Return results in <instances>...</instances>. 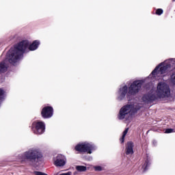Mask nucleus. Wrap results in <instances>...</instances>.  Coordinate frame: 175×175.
Returning a JSON list of instances; mask_svg holds the SVG:
<instances>
[{
	"label": "nucleus",
	"instance_id": "obj_9",
	"mask_svg": "<svg viewBox=\"0 0 175 175\" xmlns=\"http://www.w3.org/2000/svg\"><path fill=\"white\" fill-rule=\"evenodd\" d=\"M54 114V108L51 106H45L41 110V117L44 120L51 118Z\"/></svg>",
	"mask_w": 175,
	"mask_h": 175
},
{
	"label": "nucleus",
	"instance_id": "obj_12",
	"mask_svg": "<svg viewBox=\"0 0 175 175\" xmlns=\"http://www.w3.org/2000/svg\"><path fill=\"white\" fill-rule=\"evenodd\" d=\"M128 91L129 89L126 85H124L122 88L120 89V95L118 96L119 100H123V99H125V96H126Z\"/></svg>",
	"mask_w": 175,
	"mask_h": 175
},
{
	"label": "nucleus",
	"instance_id": "obj_16",
	"mask_svg": "<svg viewBox=\"0 0 175 175\" xmlns=\"http://www.w3.org/2000/svg\"><path fill=\"white\" fill-rule=\"evenodd\" d=\"M8 70V67L6 66V63L5 62H1L0 63V73H5Z\"/></svg>",
	"mask_w": 175,
	"mask_h": 175
},
{
	"label": "nucleus",
	"instance_id": "obj_15",
	"mask_svg": "<svg viewBox=\"0 0 175 175\" xmlns=\"http://www.w3.org/2000/svg\"><path fill=\"white\" fill-rule=\"evenodd\" d=\"M151 165V161L148 157L145 160V163L142 165V169L144 172H147L148 170V167H150Z\"/></svg>",
	"mask_w": 175,
	"mask_h": 175
},
{
	"label": "nucleus",
	"instance_id": "obj_17",
	"mask_svg": "<svg viewBox=\"0 0 175 175\" xmlns=\"http://www.w3.org/2000/svg\"><path fill=\"white\" fill-rule=\"evenodd\" d=\"M76 170L77 172H85V170H87V167L84 165H77Z\"/></svg>",
	"mask_w": 175,
	"mask_h": 175
},
{
	"label": "nucleus",
	"instance_id": "obj_1",
	"mask_svg": "<svg viewBox=\"0 0 175 175\" xmlns=\"http://www.w3.org/2000/svg\"><path fill=\"white\" fill-rule=\"evenodd\" d=\"M28 46H29V41L25 40L12 47L7 53V61L12 65H14L23 57L25 50L28 49Z\"/></svg>",
	"mask_w": 175,
	"mask_h": 175
},
{
	"label": "nucleus",
	"instance_id": "obj_10",
	"mask_svg": "<svg viewBox=\"0 0 175 175\" xmlns=\"http://www.w3.org/2000/svg\"><path fill=\"white\" fill-rule=\"evenodd\" d=\"M157 99L158 98L157 97V95L152 93H147L142 98V102H144V103H146L147 105L152 103V102L157 100Z\"/></svg>",
	"mask_w": 175,
	"mask_h": 175
},
{
	"label": "nucleus",
	"instance_id": "obj_25",
	"mask_svg": "<svg viewBox=\"0 0 175 175\" xmlns=\"http://www.w3.org/2000/svg\"><path fill=\"white\" fill-rule=\"evenodd\" d=\"M70 174H71L70 172H67V173L61 174L60 175H70Z\"/></svg>",
	"mask_w": 175,
	"mask_h": 175
},
{
	"label": "nucleus",
	"instance_id": "obj_11",
	"mask_svg": "<svg viewBox=\"0 0 175 175\" xmlns=\"http://www.w3.org/2000/svg\"><path fill=\"white\" fill-rule=\"evenodd\" d=\"M66 164V158L62 154H58L56 157V160L54 162V165L57 167H61L65 166Z\"/></svg>",
	"mask_w": 175,
	"mask_h": 175
},
{
	"label": "nucleus",
	"instance_id": "obj_22",
	"mask_svg": "<svg viewBox=\"0 0 175 175\" xmlns=\"http://www.w3.org/2000/svg\"><path fill=\"white\" fill-rule=\"evenodd\" d=\"M128 131H129V128L125 129V130L123 131L122 136L125 137L128 133Z\"/></svg>",
	"mask_w": 175,
	"mask_h": 175
},
{
	"label": "nucleus",
	"instance_id": "obj_6",
	"mask_svg": "<svg viewBox=\"0 0 175 175\" xmlns=\"http://www.w3.org/2000/svg\"><path fill=\"white\" fill-rule=\"evenodd\" d=\"M142 85H143L142 81H134L129 88L127 97L129 95L135 96V95L139 94V91L142 90Z\"/></svg>",
	"mask_w": 175,
	"mask_h": 175
},
{
	"label": "nucleus",
	"instance_id": "obj_23",
	"mask_svg": "<svg viewBox=\"0 0 175 175\" xmlns=\"http://www.w3.org/2000/svg\"><path fill=\"white\" fill-rule=\"evenodd\" d=\"M94 169L96 172H102V167L100 166H96Z\"/></svg>",
	"mask_w": 175,
	"mask_h": 175
},
{
	"label": "nucleus",
	"instance_id": "obj_21",
	"mask_svg": "<svg viewBox=\"0 0 175 175\" xmlns=\"http://www.w3.org/2000/svg\"><path fill=\"white\" fill-rule=\"evenodd\" d=\"M171 81L172 83H173L174 84H175V73H173L171 75Z\"/></svg>",
	"mask_w": 175,
	"mask_h": 175
},
{
	"label": "nucleus",
	"instance_id": "obj_3",
	"mask_svg": "<svg viewBox=\"0 0 175 175\" xmlns=\"http://www.w3.org/2000/svg\"><path fill=\"white\" fill-rule=\"evenodd\" d=\"M75 151L78 152H87V154H92V151L96 150V146L92 143H84V144H78L75 147Z\"/></svg>",
	"mask_w": 175,
	"mask_h": 175
},
{
	"label": "nucleus",
	"instance_id": "obj_2",
	"mask_svg": "<svg viewBox=\"0 0 175 175\" xmlns=\"http://www.w3.org/2000/svg\"><path fill=\"white\" fill-rule=\"evenodd\" d=\"M42 158H43V154L40 151L37 149H31L23 154V160L22 161H28L29 162L36 165V163H38L42 161Z\"/></svg>",
	"mask_w": 175,
	"mask_h": 175
},
{
	"label": "nucleus",
	"instance_id": "obj_7",
	"mask_svg": "<svg viewBox=\"0 0 175 175\" xmlns=\"http://www.w3.org/2000/svg\"><path fill=\"white\" fill-rule=\"evenodd\" d=\"M162 65H163V63H161L156 66L154 70L151 72V75L152 76H157L158 72L160 75H165V73H167V72L170 70V68H172L171 64H165V66H161Z\"/></svg>",
	"mask_w": 175,
	"mask_h": 175
},
{
	"label": "nucleus",
	"instance_id": "obj_8",
	"mask_svg": "<svg viewBox=\"0 0 175 175\" xmlns=\"http://www.w3.org/2000/svg\"><path fill=\"white\" fill-rule=\"evenodd\" d=\"M133 107H135L132 104H127L123 106L119 111V120H124V118H125V117H126V116H128V114H129L131 111H132Z\"/></svg>",
	"mask_w": 175,
	"mask_h": 175
},
{
	"label": "nucleus",
	"instance_id": "obj_18",
	"mask_svg": "<svg viewBox=\"0 0 175 175\" xmlns=\"http://www.w3.org/2000/svg\"><path fill=\"white\" fill-rule=\"evenodd\" d=\"M155 14H157V16H161V14H163V10H162V8H158L156 10Z\"/></svg>",
	"mask_w": 175,
	"mask_h": 175
},
{
	"label": "nucleus",
	"instance_id": "obj_13",
	"mask_svg": "<svg viewBox=\"0 0 175 175\" xmlns=\"http://www.w3.org/2000/svg\"><path fill=\"white\" fill-rule=\"evenodd\" d=\"M133 142H127V146H126V155H132L133 154Z\"/></svg>",
	"mask_w": 175,
	"mask_h": 175
},
{
	"label": "nucleus",
	"instance_id": "obj_20",
	"mask_svg": "<svg viewBox=\"0 0 175 175\" xmlns=\"http://www.w3.org/2000/svg\"><path fill=\"white\" fill-rule=\"evenodd\" d=\"M172 132H174V129H167L165 131V133H172Z\"/></svg>",
	"mask_w": 175,
	"mask_h": 175
},
{
	"label": "nucleus",
	"instance_id": "obj_5",
	"mask_svg": "<svg viewBox=\"0 0 175 175\" xmlns=\"http://www.w3.org/2000/svg\"><path fill=\"white\" fill-rule=\"evenodd\" d=\"M31 130L35 135H42L46 131V124L43 121H34L31 124Z\"/></svg>",
	"mask_w": 175,
	"mask_h": 175
},
{
	"label": "nucleus",
	"instance_id": "obj_24",
	"mask_svg": "<svg viewBox=\"0 0 175 175\" xmlns=\"http://www.w3.org/2000/svg\"><path fill=\"white\" fill-rule=\"evenodd\" d=\"M120 142L122 144V143H124V142H125V137H124V135H122V137L120 139Z\"/></svg>",
	"mask_w": 175,
	"mask_h": 175
},
{
	"label": "nucleus",
	"instance_id": "obj_19",
	"mask_svg": "<svg viewBox=\"0 0 175 175\" xmlns=\"http://www.w3.org/2000/svg\"><path fill=\"white\" fill-rule=\"evenodd\" d=\"M35 175H48L47 174L39 171H35L34 172Z\"/></svg>",
	"mask_w": 175,
	"mask_h": 175
},
{
	"label": "nucleus",
	"instance_id": "obj_14",
	"mask_svg": "<svg viewBox=\"0 0 175 175\" xmlns=\"http://www.w3.org/2000/svg\"><path fill=\"white\" fill-rule=\"evenodd\" d=\"M39 44H40V42L38 40H34L29 46V50L30 51H35V50L38 49V47H39Z\"/></svg>",
	"mask_w": 175,
	"mask_h": 175
},
{
	"label": "nucleus",
	"instance_id": "obj_4",
	"mask_svg": "<svg viewBox=\"0 0 175 175\" xmlns=\"http://www.w3.org/2000/svg\"><path fill=\"white\" fill-rule=\"evenodd\" d=\"M157 94L159 98H169L170 96V88L165 83L160 82L157 85Z\"/></svg>",
	"mask_w": 175,
	"mask_h": 175
}]
</instances>
